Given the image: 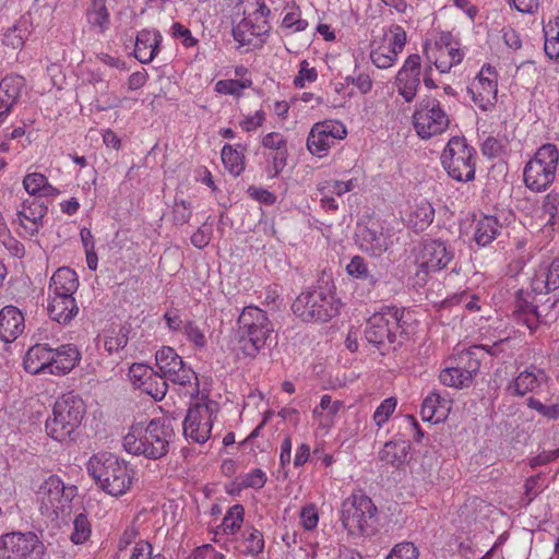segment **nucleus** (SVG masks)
Listing matches in <instances>:
<instances>
[{
    "label": "nucleus",
    "instance_id": "nucleus-23",
    "mask_svg": "<svg viewBox=\"0 0 559 559\" xmlns=\"http://www.w3.org/2000/svg\"><path fill=\"white\" fill-rule=\"evenodd\" d=\"M23 365L24 369L31 374H53L51 371L52 348L47 344H35L26 352Z\"/></svg>",
    "mask_w": 559,
    "mask_h": 559
},
{
    "label": "nucleus",
    "instance_id": "nucleus-8",
    "mask_svg": "<svg viewBox=\"0 0 559 559\" xmlns=\"http://www.w3.org/2000/svg\"><path fill=\"white\" fill-rule=\"evenodd\" d=\"M558 163V147L551 143L542 145L524 167L525 186L536 192L546 190L555 180Z\"/></svg>",
    "mask_w": 559,
    "mask_h": 559
},
{
    "label": "nucleus",
    "instance_id": "nucleus-56",
    "mask_svg": "<svg viewBox=\"0 0 559 559\" xmlns=\"http://www.w3.org/2000/svg\"><path fill=\"white\" fill-rule=\"evenodd\" d=\"M282 27L289 29L290 33L302 32L308 27V22L301 19L298 8L287 12L282 21Z\"/></svg>",
    "mask_w": 559,
    "mask_h": 559
},
{
    "label": "nucleus",
    "instance_id": "nucleus-40",
    "mask_svg": "<svg viewBox=\"0 0 559 559\" xmlns=\"http://www.w3.org/2000/svg\"><path fill=\"white\" fill-rule=\"evenodd\" d=\"M435 209L429 202H420L411 212L408 223L415 230H424L433 221Z\"/></svg>",
    "mask_w": 559,
    "mask_h": 559
},
{
    "label": "nucleus",
    "instance_id": "nucleus-47",
    "mask_svg": "<svg viewBox=\"0 0 559 559\" xmlns=\"http://www.w3.org/2000/svg\"><path fill=\"white\" fill-rule=\"evenodd\" d=\"M245 509L241 504H234L225 514L222 528L226 534H235L243 522Z\"/></svg>",
    "mask_w": 559,
    "mask_h": 559
},
{
    "label": "nucleus",
    "instance_id": "nucleus-53",
    "mask_svg": "<svg viewBox=\"0 0 559 559\" xmlns=\"http://www.w3.org/2000/svg\"><path fill=\"white\" fill-rule=\"evenodd\" d=\"M154 371L151 367L144 364H133L129 368V379L132 384L142 390L145 385L146 381L150 380L154 376Z\"/></svg>",
    "mask_w": 559,
    "mask_h": 559
},
{
    "label": "nucleus",
    "instance_id": "nucleus-27",
    "mask_svg": "<svg viewBox=\"0 0 559 559\" xmlns=\"http://www.w3.org/2000/svg\"><path fill=\"white\" fill-rule=\"evenodd\" d=\"M499 345L500 343H495L491 346H473L459 353L457 357H455L453 361L465 372H468L469 379L473 380V377L479 370L483 352L486 350L490 355H497Z\"/></svg>",
    "mask_w": 559,
    "mask_h": 559
},
{
    "label": "nucleus",
    "instance_id": "nucleus-55",
    "mask_svg": "<svg viewBox=\"0 0 559 559\" xmlns=\"http://www.w3.org/2000/svg\"><path fill=\"white\" fill-rule=\"evenodd\" d=\"M478 300L479 299L476 295L469 294L467 292H462L460 294H455L450 298H447L443 301V306L450 307L452 305H463L466 309L475 311L480 309Z\"/></svg>",
    "mask_w": 559,
    "mask_h": 559
},
{
    "label": "nucleus",
    "instance_id": "nucleus-29",
    "mask_svg": "<svg viewBox=\"0 0 559 559\" xmlns=\"http://www.w3.org/2000/svg\"><path fill=\"white\" fill-rule=\"evenodd\" d=\"M162 36L156 31L143 29L138 33L134 44V57L141 63L151 62L157 53Z\"/></svg>",
    "mask_w": 559,
    "mask_h": 559
},
{
    "label": "nucleus",
    "instance_id": "nucleus-43",
    "mask_svg": "<svg viewBox=\"0 0 559 559\" xmlns=\"http://www.w3.org/2000/svg\"><path fill=\"white\" fill-rule=\"evenodd\" d=\"M168 382H170L168 376L155 372L141 391L152 396L155 401H160L166 395Z\"/></svg>",
    "mask_w": 559,
    "mask_h": 559
},
{
    "label": "nucleus",
    "instance_id": "nucleus-2",
    "mask_svg": "<svg viewBox=\"0 0 559 559\" xmlns=\"http://www.w3.org/2000/svg\"><path fill=\"white\" fill-rule=\"evenodd\" d=\"M237 355L254 358L266 346L273 332V325L266 312L257 306H247L237 320Z\"/></svg>",
    "mask_w": 559,
    "mask_h": 559
},
{
    "label": "nucleus",
    "instance_id": "nucleus-10",
    "mask_svg": "<svg viewBox=\"0 0 559 559\" xmlns=\"http://www.w3.org/2000/svg\"><path fill=\"white\" fill-rule=\"evenodd\" d=\"M377 515V507L364 495H353L342 503L341 521L348 534L361 536L368 534Z\"/></svg>",
    "mask_w": 559,
    "mask_h": 559
},
{
    "label": "nucleus",
    "instance_id": "nucleus-26",
    "mask_svg": "<svg viewBox=\"0 0 559 559\" xmlns=\"http://www.w3.org/2000/svg\"><path fill=\"white\" fill-rule=\"evenodd\" d=\"M47 311L51 320L69 324L79 313V306L73 296L49 294Z\"/></svg>",
    "mask_w": 559,
    "mask_h": 559
},
{
    "label": "nucleus",
    "instance_id": "nucleus-48",
    "mask_svg": "<svg viewBox=\"0 0 559 559\" xmlns=\"http://www.w3.org/2000/svg\"><path fill=\"white\" fill-rule=\"evenodd\" d=\"M346 271L350 276L368 281L369 284L373 286L378 283V278L369 273L367 263L362 257L355 255L347 264Z\"/></svg>",
    "mask_w": 559,
    "mask_h": 559
},
{
    "label": "nucleus",
    "instance_id": "nucleus-33",
    "mask_svg": "<svg viewBox=\"0 0 559 559\" xmlns=\"http://www.w3.org/2000/svg\"><path fill=\"white\" fill-rule=\"evenodd\" d=\"M503 225L495 215H484L477 221L475 226L474 239L479 246L491 243L500 234Z\"/></svg>",
    "mask_w": 559,
    "mask_h": 559
},
{
    "label": "nucleus",
    "instance_id": "nucleus-25",
    "mask_svg": "<svg viewBox=\"0 0 559 559\" xmlns=\"http://www.w3.org/2000/svg\"><path fill=\"white\" fill-rule=\"evenodd\" d=\"M435 46L436 56L433 63L441 73L450 71L452 67L462 61L464 53L459 47L451 45L450 34L441 35Z\"/></svg>",
    "mask_w": 559,
    "mask_h": 559
},
{
    "label": "nucleus",
    "instance_id": "nucleus-37",
    "mask_svg": "<svg viewBox=\"0 0 559 559\" xmlns=\"http://www.w3.org/2000/svg\"><path fill=\"white\" fill-rule=\"evenodd\" d=\"M87 21L91 26L98 28L104 33L109 27L110 15L106 5V0H92L86 10Z\"/></svg>",
    "mask_w": 559,
    "mask_h": 559
},
{
    "label": "nucleus",
    "instance_id": "nucleus-61",
    "mask_svg": "<svg viewBox=\"0 0 559 559\" xmlns=\"http://www.w3.org/2000/svg\"><path fill=\"white\" fill-rule=\"evenodd\" d=\"M181 331L187 340L191 342L195 347L203 348L205 346V336L201 329L193 322L185 323Z\"/></svg>",
    "mask_w": 559,
    "mask_h": 559
},
{
    "label": "nucleus",
    "instance_id": "nucleus-4",
    "mask_svg": "<svg viewBox=\"0 0 559 559\" xmlns=\"http://www.w3.org/2000/svg\"><path fill=\"white\" fill-rule=\"evenodd\" d=\"M168 436L164 425L157 420H151L147 426L138 423L132 425L124 436L123 448L131 454L155 460L166 454L169 445Z\"/></svg>",
    "mask_w": 559,
    "mask_h": 559
},
{
    "label": "nucleus",
    "instance_id": "nucleus-49",
    "mask_svg": "<svg viewBox=\"0 0 559 559\" xmlns=\"http://www.w3.org/2000/svg\"><path fill=\"white\" fill-rule=\"evenodd\" d=\"M128 334L129 330L126 328H120L118 330H110L108 334L105 336L104 347L109 353H116L119 349H123L128 344Z\"/></svg>",
    "mask_w": 559,
    "mask_h": 559
},
{
    "label": "nucleus",
    "instance_id": "nucleus-60",
    "mask_svg": "<svg viewBox=\"0 0 559 559\" xmlns=\"http://www.w3.org/2000/svg\"><path fill=\"white\" fill-rule=\"evenodd\" d=\"M261 144L265 150H269L270 152L288 150L287 139L280 132H270L265 134L261 140Z\"/></svg>",
    "mask_w": 559,
    "mask_h": 559
},
{
    "label": "nucleus",
    "instance_id": "nucleus-45",
    "mask_svg": "<svg viewBox=\"0 0 559 559\" xmlns=\"http://www.w3.org/2000/svg\"><path fill=\"white\" fill-rule=\"evenodd\" d=\"M266 158L265 171L269 178H276L286 167L288 150L270 152L264 154Z\"/></svg>",
    "mask_w": 559,
    "mask_h": 559
},
{
    "label": "nucleus",
    "instance_id": "nucleus-3",
    "mask_svg": "<svg viewBox=\"0 0 559 559\" xmlns=\"http://www.w3.org/2000/svg\"><path fill=\"white\" fill-rule=\"evenodd\" d=\"M87 471L102 490L115 497L126 493L133 479L127 463L108 452L94 454Z\"/></svg>",
    "mask_w": 559,
    "mask_h": 559
},
{
    "label": "nucleus",
    "instance_id": "nucleus-6",
    "mask_svg": "<svg viewBox=\"0 0 559 559\" xmlns=\"http://www.w3.org/2000/svg\"><path fill=\"white\" fill-rule=\"evenodd\" d=\"M546 274L540 267L531 281L528 288H522L516 294L513 317L518 323L524 324L531 332L543 323V314L538 309L537 296L554 290L548 287Z\"/></svg>",
    "mask_w": 559,
    "mask_h": 559
},
{
    "label": "nucleus",
    "instance_id": "nucleus-38",
    "mask_svg": "<svg viewBox=\"0 0 559 559\" xmlns=\"http://www.w3.org/2000/svg\"><path fill=\"white\" fill-rule=\"evenodd\" d=\"M342 406L343 403L341 401H333L331 395L324 394L321 397L319 407L313 409V416L319 418L321 426L330 427Z\"/></svg>",
    "mask_w": 559,
    "mask_h": 559
},
{
    "label": "nucleus",
    "instance_id": "nucleus-57",
    "mask_svg": "<svg viewBox=\"0 0 559 559\" xmlns=\"http://www.w3.org/2000/svg\"><path fill=\"white\" fill-rule=\"evenodd\" d=\"M354 188L353 180L340 181V180H326L318 185V191L320 193L329 192L331 194L342 195Z\"/></svg>",
    "mask_w": 559,
    "mask_h": 559
},
{
    "label": "nucleus",
    "instance_id": "nucleus-46",
    "mask_svg": "<svg viewBox=\"0 0 559 559\" xmlns=\"http://www.w3.org/2000/svg\"><path fill=\"white\" fill-rule=\"evenodd\" d=\"M156 366L159 373L168 376L171 383H175V371L173 362L175 361V349L170 346H165L159 349L155 355Z\"/></svg>",
    "mask_w": 559,
    "mask_h": 559
},
{
    "label": "nucleus",
    "instance_id": "nucleus-20",
    "mask_svg": "<svg viewBox=\"0 0 559 559\" xmlns=\"http://www.w3.org/2000/svg\"><path fill=\"white\" fill-rule=\"evenodd\" d=\"M356 237L360 249L373 257H380L391 243L390 235L376 222L358 225Z\"/></svg>",
    "mask_w": 559,
    "mask_h": 559
},
{
    "label": "nucleus",
    "instance_id": "nucleus-54",
    "mask_svg": "<svg viewBox=\"0 0 559 559\" xmlns=\"http://www.w3.org/2000/svg\"><path fill=\"white\" fill-rule=\"evenodd\" d=\"M47 177L43 174H27L23 179V187L26 192L33 197L41 195L44 188L47 185Z\"/></svg>",
    "mask_w": 559,
    "mask_h": 559
},
{
    "label": "nucleus",
    "instance_id": "nucleus-42",
    "mask_svg": "<svg viewBox=\"0 0 559 559\" xmlns=\"http://www.w3.org/2000/svg\"><path fill=\"white\" fill-rule=\"evenodd\" d=\"M542 219L545 225L555 226L559 224V192L552 190L544 198Z\"/></svg>",
    "mask_w": 559,
    "mask_h": 559
},
{
    "label": "nucleus",
    "instance_id": "nucleus-13",
    "mask_svg": "<svg viewBox=\"0 0 559 559\" xmlns=\"http://www.w3.org/2000/svg\"><path fill=\"white\" fill-rule=\"evenodd\" d=\"M46 547L33 532H12L0 536L3 559H44Z\"/></svg>",
    "mask_w": 559,
    "mask_h": 559
},
{
    "label": "nucleus",
    "instance_id": "nucleus-22",
    "mask_svg": "<svg viewBox=\"0 0 559 559\" xmlns=\"http://www.w3.org/2000/svg\"><path fill=\"white\" fill-rule=\"evenodd\" d=\"M270 26L266 21H252L249 17H242L234 27L233 36L241 46H258L262 43L261 36L269 32Z\"/></svg>",
    "mask_w": 559,
    "mask_h": 559
},
{
    "label": "nucleus",
    "instance_id": "nucleus-44",
    "mask_svg": "<svg viewBox=\"0 0 559 559\" xmlns=\"http://www.w3.org/2000/svg\"><path fill=\"white\" fill-rule=\"evenodd\" d=\"M243 540L241 543V551L246 555L257 556L264 548L263 535L255 528H249L243 532Z\"/></svg>",
    "mask_w": 559,
    "mask_h": 559
},
{
    "label": "nucleus",
    "instance_id": "nucleus-9",
    "mask_svg": "<svg viewBox=\"0 0 559 559\" xmlns=\"http://www.w3.org/2000/svg\"><path fill=\"white\" fill-rule=\"evenodd\" d=\"M475 155L464 136H453L441 154V164L454 180L471 181L475 178Z\"/></svg>",
    "mask_w": 559,
    "mask_h": 559
},
{
    "label": "nucleus",
    "instance_id": "nucleus-17",
    "mask_svg": "<svg viewBox=\"0 0 559 559\" xmlns=\"http://www.w3.org/2000/svg\"><path fill=\"white\" fill-rule=\"evenodd\" d=\"M212 430V418L207 405L197 403L190 407L183 421V436L187 440L204 443Z\"/></svg>",
    "mask_w": 559,
    "mask_h": 559
},
{
    "label": "nucleus",
    "instance_id": "nucleus-32",
    "mask_svg": "<svg viewBox=\"0 0 559 559\" xmlns=\"http://www.w3.org/2000/svg\"><path fill=\"white\" fill-rule=\"evenodd\" d=\"M449 400L441 396L438 392H430L423 402L421 417L426 421L439 423L442 420L450 408Z\"/></svg>",
    "mask_w": 559,
    "mask_h": 559
},
{
    "label": "nucleus",
    "instance_id": "nucleus-52",
    "mask_svg": "<svg viewBox=\"0 0 559 559\" xmlns=\"http://www.w3.org/2000/svg\"><path fill=\"white\" fill-rule=\"evenodd\" d=\"M91 536V524L87 516L80 513L75 516L73 522V532L70 536L71 540L79 545L85 543Z\"/></svg>",
    "mask_w": 559,
    "mask_h": 559
},
{
    "label": "nucleus",
    "instance_id": "nucleus-64",
    "mask_svg": "<svg viewBox=\"0 0 559 559\" xmlns=\"http://www.w3.org/2000/svg\"><path fill=\"white\" fill-rule=\"evenodd\" d=\"M266 479L265 473L260 468H255L243 477L241 485L245 488L261 489L265 485Z\"/></svg>",
    "mask_w": 559,
    "mask_h": 559
},
{
    "label": "nucleus",
    "instance_id": "nucleus-59",
    "mask_svg": "<svg viewBox=\"0 0 559 559\" xmlns=\"http://www.w3.org/2000/svg\"><path fill=\"white\" fill-rule=\"evenodd\" d=\"M396 407V400L394 397L385 399L376 409L373 420L378 427H381L388 421Z\"/></svg>",
    "mask_w": 559,
    "mask_h": 559
},
{
    "label": "nucleus",
    "instance_id": "nucleus-12",
    "mask_svg": "<svg viewBox=\"0 0 559 559\" xmlns=\"http://www.w3.org/2000/svg\"><path fill=\"white\" fill-rule=\"evenodd\" d=\"M413 123L418 136L427 140L443 133L449 128L450 118L439 99L425 97L416 105Z\"/></svg>",
    "mask_w": 559,
    "mask_h": 559
},
{
    "label": "nucleus",
    "instance_id": "nucleus-11",
    "mask_svg": "<svg viewBox=\"0 0 559 559\" xmlns=\"http://www.w3.org/2000/svg\"><path fill=\"white\" fill-rule=\"evenodd\" d=\"M76 493L78 488L75 486H66L58 476H49L36 491L41 514L58 516L59 513L70 509Z\"/></svg>",
    "mask_w": 559,
    "mask_h": 559
},
{
    "label": "nucleus",
    "instance_id": "nucleus-31",
    "mask_svg": "<svg viewBox=\"0 0 559 559\" xmlns=\"http://www.w3.org/2000/svg\"><path fill=\"white\" fill-rule=\"evenodd\" d=\"M24 86L25 80L21 75H7L0 81V108L3 109V112L10 114Z\"/></svg>",
    "mask_w": 559,
    "mask_h": 559
},
{
    "label": "nucleus",
    "instance_id": "nucleus-1",
    "mask_svg": "<svg viewBox=\"0 0 559 559\" xmlns=\"http://www.w3.org/2000/svg\"><path fill=\"white\" fill-rule=\"evenodd\" d=\"M414 319L411 311L395 306L383 307L367 321L366 340L378 348L386 345L402 346L414 334Z\"/></svg>",
    "mask_w": 559,
    "mask_h": 559
},
{
    "label": "nucleus",
    "instance_id": "nucleus-50",
    "mask_svg": "<svg viewBox=\"0 0 559 559\" xmlns=\"http://www.w3.org/2000/svg\"><path fill=\"white\" fill-rule=\"evenodd\" d=\"M372 63L379 69H388L393 66L397 59L394 48L385 47V45L378 47L370 53Z\"/></svg>",
    "mask_w": 559,
    "mask_h": 559
},
{
    "label": "nucleus",
    "instance_id": "nucleus-41",
    "mask_svg": "<svg viewBox=\"0 0 559 559\" xmlns=\"http://www.w3.org/2000/svg\"><path fill=\"white\" fill-rule=\"evenodd\" d=\"M225 168L235 177L245 170L243 154L239 153L230 144H225L221 153Z\"/></svg>",
    "mask_w": 559,
    "mask_h": 559
},
{
    "label": "nucleus",
    "instance_id": "nucleus-7",
    "mask_svg": "<svg viewBox=\"0 0 559 559\" xmlns=\"http://www.w3.org/2000/svg\"><path fill=\"white\" fill-rule=\"evenodd\" d=\"M292 310L305 322H326L338 314L340 302L333 294L318 287L302 292L293 302Z\"/></svg>",
    "mask_w": 559,
    "mask_h": 559
},
{
    "label": "nucleus",
    "instance_id": "nucleus-19",
    "mask_svg": "<svg viewBox=\"0 0 559 559\" xmlns=\"http://www.w3.org/2000/svg\"><path fill=\"white\" fill-rule=\"evenodd\" d=\"M549 388V377L543 369L531 366L519 373L508 386L511 395L524 396L533 393L532 396L542 395Z\"/></svg>",
    "mask_w": 559,
    "mask_h": 559
},
{
    "label": "nucleus",
    "instance_id": "nucleus-36",
    "mask_svg": "<svg viewBox=\"0 0 559 559\" xmlns=\"http://www.w3.org/2000/svg\"><path fill=\"white\" fill-rule=\"evenodd\" d=\"M409 448L405 441H389L379 452V459L385 464L400 466L406 461Z\"/></svg>",
    "mask_w": 559,
    "mask_h": 559
},
{
    "label": "nucleus",
    "instance_id": "nucleus-58",
    "mask_svg": "<svg viewBox=\"0 0 559 559\" xmlns=\"http://www.w3.org/2000/svg\"><path fill=\"white\" fill-rule=\"evenodd\" d=\"M418 549L413 543L404 542L395 545L386 559H417Z\"/></svg>",
    "mask_w": 559,
    "mask_h": 559
},
{
    "label": "nucleus",
    "instance_id": "nucleus-5",
    "mask_svg": "<svg viewBox=\"0 0 559 559\" xmlns=\"http://www.w3.org/2000/svg\"><path fill=\"white\" fill-rule=\"evenodd\" d=\"M84 414L82 399L72 393L62 395L53 405L52 417L46 420L47 435L59 442L67 441L81 425Z\"/></svg>",
    "mask_w": 559,
    "mask_h": 559
},
{
    "label": "nucleus",
    "instance_id": "nucleus-30",
    "mask_svg": "<svg viewBox=\"0 0 559 559\" xmlns=\"http://www.w3.org/2000/svg\"><path fill=\"white\" fill-rule=\"evenodd\" d=\"M79 288L76 273L67 266L59 267L51 276L48 292L51 295L73 296Z\"/></svg>",
    "mask_w": 559,
    "mask_h": 559
},
{
    "label": "nucleus",
    "instance_id": "nucleus-14",
    "mask_svg": "<svg viewBox=\"0 0 559 559\" xmlns=\"http://www.w3.org/2000/svg\"><path fill=\"white\" fill-rule=\"evenodd\" d=\"M347 134L346 128L338 121H322L312 126L308 138L307 148L317 156L324 157L336 141L343 140Z\"/></svg>",
    "mask_w": 559,
    "mask_h": 559
},
{
    "label": "nucleus",
    "instance_id": "nucleus-39",
    "mask_svg": "<svg viewBox=\"0 0 559 559\" xmlns=\"http://www.w3.org/2000/svg\"><path fill=\"white\" fill-rule=\"evenodd\" d=\"M439 379L444 385L456 389L467 388L472 383L469 373L465 372L456 364L445 367L440 372Z\"/></svg>",
    "mask_w": 559,
    "mask_h": 559
},
{
    "label": "nucleus",
    "instance_id": "nucleus-34",
    "mask_svg": "<svg viewBox=\"0 0 559 559\" xmlns=\"http://www.w3.org/2000/svg\"><path fill=\"white\" fill-rule=\"evenodd\" d=\"M177 364L180 368L177 370V394L187 397H197L199 395V380L197 373L186 367L180 356L177 355Z\"/></svg>",
    "mask_w": 559,
    "mask_h": 559
},
{
    "label": "nucleus",
    "instance_id": "nucleus-16",
    "mask_svg": "<svg viewBox=\"0 0 559 559\" xmlns=\"http://www.w3.org/2000/svg\"><path fill=\"white\" fill-rule=\"evenodd\" d=\"M453 249L442 240L426 239L421 242V249L417 257L419 267L426 272L440 271L453 260Z\"/></svg>",
    "mask_w": 559,
    "mask_h": 559
},
{
    "label": "nucleus",
    "instance_id": "nucleus-35",
    "mask_svg": "<svg viewBox=\"0 0 559 559\" xmlns=\"http://www.w3.org/2000/svg\"><path fill=\"white\" fill-rule=\"evenodd\" d=\"M527 407L535 411L542 417L548 420H557L559 418V402H554L548 397V390L542 395L530 396L526 400Z\"/></svg>",
    "mask_w": 559,
    "mask_h": 559
},
{
    "label": "nucleus",
    "instance_id": "nucleus-62",
    "mask_svg": "<svg viewBox=\"0 0 559 559\" xmlns=\"http://www.w3.org/2000/svg\"><path fill=\"white\" fill-rule=\"evenodd\" d=\"M318 78V73L316 68H310L309 62L307 60H302L300 62V69L298 75L294 79V84L296 87H304L305 82H314Z\"/></svg>",
    "mask_w": 559,
    "mask_h": 559
},
{
    "label": "nucleus",
    "instance_id": "nucleus-63",
    "mask_svg": "<svg viewBox=\"0 0 559 559\" xmlns=\"http://www.w3.org/2000/svg\"><path fill=\"white\" fill-rule=\"evenodd\" d=\"M23 33V29L19 26L9 28L3 35V44L8 47H12L13 49L22 48L25 43Z\"/></svg>",
    "mask_w": 559,
    "mask_h": 559
},
{
    "label": "nucleus",
    "instance_id": "nucleus-51",
    "mask_svg": "<svg viewBox=\"0 0 559 559\" xmlns=\"http://www.w3.org/2000/svg\"><path fill=\"white\" fill-rule=\"evenodd\" d=\"M251 80H219L215 84V91L224 95L239 96L241 91L250 87Z\"/></svg>",
    "mask_w": 559,
    "mask_h": 559
},
{
    "label": "nucleus",
    "instance_id": "nucleus-18",
    "mask_svg": "<svg viewBox=\"0 0 559 559\" xmlns=\"http://www.w3.org/2000/svg\"><path fill=\"white\" fill-rule=\"evenodd\" d=\"M421 59L417 53L408 56L395 76L397 93L406 103H411L417 95L420 85Z\"/></svg>",
    "mask_w": 559,
    "mask_h": 559
},
{
    "label": "nucleus",
    "instance_id": "nucleus-28",
    "mask_svg": "<svg viewBox=\"0 0 559 559\" xmlns=\"http://www.w3.org/2000/svg\"><path fill=\"white\" fill-rule=\"evenodd\" d=\"M81 360V353L74 344H63L52 348L53 374L69 373Z\"/></svg>",
    "mask_w": 559,
    "mask_h": 559
},
{
    "label": "nucleus",
    "instance_id": "nucleus-24",
    "mask_svg": "<svg viewBox=\"0 0 559 559\" xmlns=\"http://www.w3.org/2000/svg\"><path fill=\"white\" fill-rule=\"evenodd\" d=\"M25 329L23 313L14 306H5L0 311V338L5 343L15 341Z\"/></svg>",
    "mask_w": 559,
    "mask_h": 559
},
{
    "label": "nucleus",
    "instance_id": "nucleus-15",
    "mask_svg": "<svg viewBox=\"0 0 559 559\" xmlns=\"http://www.w3.org/2000/svg\"><path fill=\"white\" fill-rule=\"evenodd\" d=\"M473 102L479 109L487 111L497 102V73L491 66H484L472 85L468 87Z\"/></svg>",
    "mask_w": 559,
    "mask_h": 559
},
{
    "label": "nucleus",
    "instance_id": "nucleus-21",
    "mask_svg": "<svg viewBox=\"0 0 559 559\" xmlns=\"http://www.w3.org/2000/svg\"><path fill=\"white\" fill-rule=\"evenodd\" d=\"M47 205L38 199H26L17 210L16 216L25 235L34 237L43 227V219L47 214Z\"/></svg>",
    "mask_w": 559,
    "mask_h": 559
}]
</instances>
